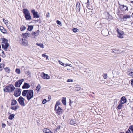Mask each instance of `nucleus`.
I'll list each match as a JSON object with an SVG mask.
<instances>
[{
	"label": "nucleus",
	"instance_id": "obj_1",
	"mask_svg": "<svg viewBox=\"0 0 133 133\" xmlns=\"http://www.w3.org/2000/svg\"><path fill=\"white\" fill-rule=\"evenodd\" d=\"M33 93L32 90H24L23 91L22 95L24 96H26L27 99L29 100L33 97Z\"/></svg>",
	"mask_w": 133,
	"mask_h": 133
},
{
	"label": "nucleus",
	"instance_id": "obj_2",
	"mask_svg": "<svg viewBox=\"0 0 133 133\" xmlns=\"http://www.w3.org/2000/svg\"><path fill=\"white\" fill-rule=\"evenodd\" d=\"M8 41V40L4 38L2 39V48L5 51H7L8 47L9 46Z\"/></svg>",
	"mask_w": 133,
	"mask_h": 133
},
{
	"label": "nucleus",
	"instance_id": "obj_3",
	"mask_svg": "<svg viewBox=\"0 0 133 133\" xmlns=\"http://www.w3.org/2000/svg\"><path fill=\"white\" fill-rule=\"evenodd\" d=\"M23 12L25 15V17L27 20H30L31 19L29 11L27 9H24L23 10Z\"/></svg>",
	"mask_w": 133,
	"mask_h": 133
},
{
	"label": "nucleus",
	"instance_id": "obj_4",
	"mask_svg": "<svg viewBox=\"0 0 133 133\" xmlns=\"http://www.w3.org/2000/svg\"><path fill=\"white\" fill-rule=\"evenodd\" d=\"M15 88L12 85H10L6 86L4 89V91L9 92H12L15 89Z\"/></svg>",
	"mask_w": 133,
	"mask_h": 133
},
{
	"label": "nucleus",
	"instance_id": "obj_5",
	"mask_svg": "<svg viewBox=\"0 0 133 133\" xmlns=\"http://www.w3.org/2000/svg\"><path fill=\"white\" fill-rule=\"evenodd\" d=\"M117 31L118 33L117 36L118 37L121 38H123L124 35V32L118 29H117Z\"/></svg>",
	"mask_w": 133,
	"mask_h": 133
},
{
	"label": "nucleus",
	"instance_id": "obj_6",
	"mask_svg": "<svg viewBox=\"0 0 133 133\" xmlns=\"http://www.w3.org/2000/svg\"><path fill=\"white\" fill-rule=\"evenodd\" d=\"M18 101L19 104L22 106H25V104L24 102V98L22 96H20L18 99Z\"/></svg>",
	"mask_w": 133,
	"mask_h": 133
},
{
	"label": "nucleus",
	"instance_id": "obj_7",
	"mask_svg": "<svg viewBox=\"0 0 133 133\" xmlns=\"http://www.w3.org/2000/svg\"><path fill=\"white\" fill-rule=\"evenodd\" d=\"M55 110L56 113L59 115L62 113V110L61 108L59 107L55 106Z\"/></svg>",
	"mask_w": 133,
	"mask_h": 133
},
{
	"label": "nucleus",
	"instance_id": "obj_8",
	"mask_svg": "<svg viewBox=\"0 0 133 133\" xmlns=\"http://www.w3.org/2000/svg\"><path fill=\"white\" fill-rule=\"evenodd\" d=\"M24 79H22L18 80L15 82V86L16 87H19L20 86L22 83L24 81Z\"/></svg>",
	"mask_w": 133,
	"mask_h": 133
},
{
	"label": "nucleus",
	"instance_id": "obj_9",
	"mask_svg": "<svg viewBox=\"0 0 133 133\" xmlns=\"http://www.w3.org/2000/svg\"><path fill=\"white\" fill-rule=\"evenodd\" d=\"M21 94L20 90L18 88L16 89L15 90L14 92V95L16 97H18Z\"/></svg>",
	"mask_w": 133,
	"mask_h": 133
},
{
	"label": "nucleus",
	"instance_id": "obj_10",
	"mask_svg": "<svg viewBox=\"0 0 133 133\" xmlns=\"http://www.w3.org/2000/svg\"><path fill=\"white\" fill-rule=\"evenodd\" d=\"M101 32L102 34L104 36H107L109 34L108 30L107 29H105L103 30Z\"/></svg>",
	"mask_w": 133,
	"mask_h": 133
},
{
	"label": "nucleus",
	"instance_id": "obj_11",
	"mask_svg": "<svg viewBox=\"0 0 133 133\" xmlns=\"http://www.w3.org/2000/svg\"><path fill=\"white\" fill-rule=\"evenodd\" d=\"M28 41L25 38H22V39L21 44L23 45L26 46L28 45Z\"/></svg>",
	"mask_w": 133,
	"mask_h": 133
},
{
	"label": "nucleus",
	"instance_id": "obj_12",
	"mask_svg": "<svg viewBox=\"0 0 133 133\" xmlns=\"http://www.w3.org/2000/svg\"><path fill=\"white\" fill-rule=\"evenodd\" d=\"M31 13L33 14L34 18H38L39 16L37 14V12H35L34 10H31Z\"/></svg>",
	"mask_w": 133,
	"mask_h": 133
},
{
	"label": "nucleus",
	"instance_id": "obj_13",
	"mask_svg": "<svg viewBox=\"0 0 133 133\" xmlns=\"http://www.w3.org/2000/svg\"><path fill=\"white\" fill-rule=\"evenodd\" d=\"M42 74H43V77H43V79H50V77L48 74H46L43 72H42Z\"/></svg>",
	"mask_w": 133,
	"mask_h": 133
},
{
	"label": "nucleus",
	"instance_id": "obj_14",
	"mask_svg": "<svg viewBox=\"0 0 133 133\" xmlns=\"http://www.w3.org/2000/svg\"><path fill=\"white\" fill-rule=\"evenodd\" d=\"M76 9L77 12L80 11V4L78 2L77 3Z\"/></svg>",
	"mask_w": 133,
	"mask_h": 133
},
{
	"label": "nucleus",
	"instance_id": "obj_15",
	"mask_svg": "<svg viewBox=\"0 0 133 133\" xmlns=\"http://www.w3.org/2000/svg\"><path fill=\"white\" fill-rule=\"evenodd\" d=\"M120 9L122 11H124L128 10V7L126 6L123 5L120 7Z\"/></svg>",
	"mask_w": 133,
	"mask_h": 133
},
{
	"label": "nucleus",
	"instance_id": "obj_16",
	"mask_svg": "<svg viewBox=\"0 0 133 133\" xmlns=\"http://www.w3.org/2000/svg\"><path fill=\"white\" fill-rule=\"evenodd\" d=\"M30 86L27 83H24L22 87L23 89H28L30 87Z\"/></svg>",
	"mask_w": 133,
	"mask_h": 133
},
{
	"label": "nucleus",
	"instance_id": "obj_17",
	"mask_svg": "<svg viewBox=\"0 0 133 133\" xmlns=\"http://www.w3.org/2000/svg\"><path fill=\"white\" fill-rule=\"evenodd\" d=\"M131 17V16L129 15H124L123 17V19L124 21H126V20L128 18H130Z\"/></svg>",
	"mask_w": 133,
	"mask_h": 133
},
{
	"label": "nucleus",
	"instance_id": "obj_18",
	"mask_svg": "<svg viewBox=\"0 0 133 133\" xmlns=\"http://www.w3.org/2000/svg\"><path fill=\"white\" fill-rule=\"evenodd\" d=\"M127 100L124 97H122L121 100V103L122 104H124L126 102Z\"/></svg>",
	"mask_w": 133,
	"mask_h": 133
},
{
	"label": "nucleus",
	"instance_id": "obj_19",
	"mask_svg": "<svg viewBox=\"0 0 133 133\" xmlns=\"http://www.w3.org/2000/svg\"><path fill=\"white\" fill-rule=\"evenodd\" d=\"M95 26L97 28H100L101 27V23L99 21L95 23Z\"/></svg>",
	"mask_w": 133,
	"mask_h": 133
},
{
	"label": "nucleus",
	"instance_id": "obj_20",
	"mask_svg": "<svg viewBox=\"0 0 133 133\" xmlns=\"http://www.w3.org/2000/svg\"><path fill=\"white\" fill-rule=\"evenodd\" d=\"M0 30L4 34L6 33V30L3 26H0Z\"/></svg>",
	"mask_w": 133,
	"mask_h": 133
},
{
	"label": "nucleus",
	"instance_id": "obj_21",
	"mask_svg": "<svg viewBox=\"0 0 133 133\" xmlns=\"http://www.w3.org/2000/svg\"><path fill=\"white\" fill-rule=\"evenodd\" d=\"M11 105H16L17 103L15 99H12L11 100Z\"/></svg>",
	"mask_w": 133,
	"mask_h": 133
},
{
	"label": "nucleus",
	"instance_id": "obj_22",
	"mask_svg": "<svg viewBox=\"0 0 133 133\" xmlns=\"http://www.w3.org/2000/svg\"><path fill=\"white\" fill-rule=\"evenodd\" d=\"M33 36L32 37L34 38H35L36 37L37 35L38 34V33L37 32H34L31 34Z\"/></svg>",
	"mask_w": 133,
	"mask_h": 133
},
{
	"label": "nucleus",
	"instance_id": "obj_23",
	"mask_svg": "<svg viewBox=\"0 0 133 133\" xmlns=\"http://www.w3.org/2000/svg\"><path fill=\"white\" fill-rule=\"evenodd\" d=\"M19 108V107L18 105H16L15 106L12 107H11V109L12 110L16 111L17 109Z\"/></svg>",
	"mask_w": 133,
	"mask_h": 133
},
{
	"label": "nucleus",
	"instance_id": "obj_24",
	"mask_svg": "<svg viewBox=\"0 0 133 133\" xmlns=\"http://www.w3.org/2000/svg\"><path fill=\"white\" fill-rule=\"evenodd\" d=\"M66 97H64L62 100V102L64 105H66Z\"/></svg>",
	"mask_w": 133,
	"mask_h": 133
},
{
	"label": "nucleus",
	"instance_id": "obj_25",
	"mask_svg": "<svg viewBox=\"0 0 133 133\" xmlns=\"http://www.w3.org/2000/svg\"><path fill=\"white\" fill-rule=\"evenodd\" d=\"M41 87V85L39 84H38L36 88V90L37 92V93L38 92L39 90H40Z\"/></svg>",
	"mask_w": 133,
	"mask_h": 133
},
{
	"label": "nucleus",
	"instance_id": "obj_26",
	"mask_svg": "<svg viewBox=\"0 0 133 133\" xmlns=\"http://www.w3.org/2000/svg\"><path fill=\"white\" fill-rule=\"evenodd\" d=\"M0 53H1V56L3 57L4 58L6 56L4 53V51L2 50H0Z\"/></svg>",
	"mask_w": 133,
	"mask_h": 133
},
{
	"label": "nucleus",
	"instance_id": "obj_27",
	"mask_svg": "<svg viewBox=\"0 0 133 133\" xmlns=\"http://www.w3.org/2000/svg\"><path fill=\"white\" fill-rule=\"evenodd\" d=\"M30 36V34L29 33H26L24 34L23 36L24 38H27Z\"/></svg>",
	"mask_w": 133,
	"mask_h": 133
},
{
	"label": "nucleus",
	"instance_id": "obj_28",
	"mask_svg": "<svg viewBox=\"0 0 133 133\" xmlns=\"http://www.w3.org/2000/svg\"><path fill=\"white\" fill-rule=\"evenodd\" d=\"M50 130L46 128H44L43 130V132L44 133H47L50 132Z\"/></svg>",
	"mask_w": 133,
	"mask_h": 133
},
{
	"label": "nucleus",
	"instance_id": "obj_29",
	"mask_svg": "<svg viewBox=\"0 0 133 133\" xmlns=\"http://www.w3.org/2000/svg\"><path fill=\"white\" fill-rule=\"evenodd\" d=\"M15 115L14 114L10 115L9 117V119L10 120L14 118Z\"/></svg>",
	"mask_w": 133,
	"mask_h": 133
},
{
	"label": "nucleus",
	"instance_id": "obj_30",
	"mask_svg": "<svg viewBox=\"0 0 133 133\" xmlns=\"http://www.w3.org/2000/svg\"><path fill=\"white\" fill-rule=\"evenodd\" d=\"M42 57L46 58V60H49L48 56L47 55H46L45 54H42Z\"/></svg>",
	"mask_w": 133,
	"mask_h": 133
},
{
	"label": "nucleus",
	"instance_id": "obj_31",
	"mask_svg": "<svg viewBox=\"0 0 133 133\" xmlns=\"http://www.w3.org/2000/svg\"><path fill=\"white\" fill-rule=\"evenodd\" d=\"M4 64L3 63H1L0 65V71L2 70L3 68Z\"/></svg>",
	"mask_w": 133,
	"mask_h": 133
},
{
	"label": "nucleus",
	"instance_id": "obj_32",
	"mask_svg": "<svg viewBox=\"0 0 133 133\" xmlns=\"http://www.w3.org/2000/svg\"><path fill=\"white\" fill-rule=\"evenodd\" d=\"M5 71L8 73H9L10 72V70L8 68H5L4 69Z\"/></svg>",
	"mask_w": 133,
	"mask_h": 133
},
{
	"label": "nucleus",
	"instance_id": "obj_33",
	"mask_svg": "<svg viewBox=\"0 0 133 133\" xmlns=\"http://www.w3.org/2000/svg\"><path fill=\"white\" fill-rule=\"evenodd\" d=\"M6 25L8 28L9 29H11V26L12 25L10 23H7L6 24Z\"/></svg>",
	"mask_w": 133,
	"mask_h": 133
},
{
	"label": "nucleus",
	"instance_id": "obj_34",
	"mask_svg": "<svg viewBox=\"0 0 133 133\" xmlns=\"http://www.w3.org/2000/svg\"><path fill=\"white\" fill-rule=\"evenodd\" d=\"M33 28V26L32 25L30 26H28V30L29 31H31L32 30Z\"/></svg>",
	"mask_w": 133,
	"mask_h": 133
},
{
	"label": "nucleus",
	"instance_id": "obj_35",
	"mask_svg": "<svg viewBox=\"0 0 133 133\" xmlns=\"http://www.w3.org/2000/svg\"><path fill=\"white\" fill-rule=\"evenodd\" d=\"M122 104L121 103L119 104L118 105L117 107L118 109H121L123 106Z\"/></svg>",
	"mask_w": 133,
	"mask_h": 133
},
{
	"label": "nucleus",
	"instance_id": "obj_36",
	"mask_svg": "<svg viewBox=\"0 0 133 133\" xmlns=\"http://www.w3.org/2000/svg\"><path fill=\"white\" fill-rule=\"evenodd\" d=\"M75 103L74 102H72L71 101H70V103L69 104V105L71 106H72V105H75Z\"/></svg>",
	"mask_w": 133,
	"mask_h": 133
},
{
	"label": "nucleus",
	"instance_id": "obj_37",
	"mask_svg": "<svg viewBox=\"0 0 133 133\" xmlns=\"http://www.w3.org/2000/svg\"><path fill=\"white\" fill-rule=\"evenodd\" d=\"M15 72L17 74H19L20 73V70L19 69H16Z\"/></svg>",
	"mask_w": 133,
	"mask_h": 133
},
{
	"label": "nucleus",
	"instance_id": "obj_38",
	"mask_svg": "<svg viewBox=\"0 0 133 133\" xmlns=\"http://www.w3.org/2000/svg\"><path fill=\"white\" fill-rule=\"evenodd\" d=\"M73 31L75 32H76L78 31V30L77 29L75 28H74L72 29Z\"/></svg>",
	"mask_w": 133,
	"mask_h": 133
},
{
	"label": "nucleus",
	"instance_id": "obj_39",
	"mask_svg": "<svg viewBox=\"0 0 133 133\" xmlns=\"http://www.w3.org/2000/svg\"><path fill=\"white\" fill-rule=\"evenodd\" d=\"M74 90L76 91H79L81 89L80 87H77V88H74Z\"/></svg>",
	"mask_w": 133,
	"mask_h": 133
},
{
	"label": "nucleus",
	"instance_id": "obj_40",
	"mask_svg": "<svg viewBox=\"0 0 133 133\" xmlns=\"http://www.w3.org/2000/svg\"><path fill=\"white\" fill-rule=\"evenodd\" d=\"M56 23L58 24L60 26L62 25V23L61 21H60L58 20H57L56 21Z\"/></svg>",
	"mask_w": 133,
	"mask_h": 133
},
{
	"label": "nucleus",
	"instance_id": "obj_41",
	"mask_svg": "<svg viewBox=\"0 0 133 133\" xmlns=\"http://www.w3.org/2000/svg\"><path fill=\"white\" fill-rule=\"evenodd\" d=\"M26 29V27L25 26H22L21 28V31H23L24 30Z\"/></svg>",
	"mask_w": 133,
	"mask_h": 133
},
{
	"label": "nucleus",
	"instance_id": "obj_42",
	"mask_svg": "<svg viewBox=\"0 0 133 133\" xmlns=\"http://www.w3.org/2000/svg\"><path fill=\"white\" fill-rule=\"evenodd\" d=\"M129 129L131 130V131H132V132H133V126H130L129 127Z\"/></svg>",
	"mask_w": 133,
	"mask_h": 133
},
{
	"label": "nucleus",
	"instance_id": "obj_43",
	"mask_svg": "<svg viewBox=\"0 0 133 133\" xmlns=\"http://www.w3.org/2000/svg\"><path fill=\"white\" fill-rule=\"evenodd\" d=\"M47 102V101L46 99H44L42 101V103L43 104H45V103Z\"/></svg>",
	"mask_w": 133,
	"mask_h": 133
},
{
	"label": "nucleus",
	"instance_id": "obj_44",
	"mask_svg": "<svg viewBox=\"0 0 133 133\" xmlns=\"http://www.w3.org/2000/svg\"><path fill=\"white\" fill-rule=\"evenodd\" d=\"M103 78L105 79H106L107 77V74H104Z\"/></svg>",
	"mask_w": 133,
	"mask_h": 133
},
{
	"label": "nucleus",
	"instance_id": "obj_45",
	"mask_svg": "<svg viewBox=\"0 0 133 133\" xmlns=\"http://www.w3.org/2000/svg\"><path fill=\"white\" fill-rule=\"evenodd\" d=\"M133 132H132V131H131V130H130L129 129V128L128 129V131H126V133H132Z\"/></svg>",
	"mask_w": 133,
	"mask_h": 133
},
{
	"label": "nucleus",
	"instance_id": "obj_46",
	"mask_svg": "<svg viewBox=\"0 0 133 133\" xmlns=\"http://www.w3.org/2000/svg\"><path fill=\"white\" fill-rule=\"evenodd\" d=\"M129 75L131 76H132L133 77V71H131V72L129 74Z\"/></svg>",
	"mask_w": 133,
	"mask_h": 133
},
{
	"label": "nucleus",
	"instance_id": "obj_47",
	"mask_svg": "<svg viewBox=\"0 0 133 133\" xmlns=\"http://www.w3.org/2000/svg\"><path fill=\"white\" fill-rule=\"evenodd\" d=\"M60 104L59 102L57 101L56 102L55 106L58 107V106Z\"/></svg>",
	"mask_w": 133,
	"mask_h": 133
},
{
	"label": "nucleus",
	"instance_id": "obj_48",
	"mask_svg": "<svg viewBox=\"0 0 133 133\" xmlns=\"http://www.w3.org/2000/svg\"><path fill=\"white\" fill-rule=\"evenodd\" d=\"M117 51H118L117 50H112V53H117L118 52Z\"/></svg>",
	"mask_w": 133,
	"mask_h": 133
},
{
	"label": "nucleus",
	"instance_id": "obj_49",
	"mask_svg": "<svg viewBox=\"0 0 133 133\" xmlns=\"http://www.w3.org/2000/svg\"><path fill=\"white\" fill-rule=\"evenodd\" d=\"M73 82V80L72 79H68L67 81V82Z\"/></svg>",
	"mask_w": 133,
	"mask_h": 133
},
{
	"label": "nucleus",
	"instance_id": "obj_50",
	"mask_svg": "<svg viewBox=\"0 0 133 133\" xmlns=\"http://www.w3.org/2000/svg\"><path fill=\"white\" fill-rule=\"evenodd\" d=\"M3 21L6 25L7 23H8V21L7 20L4 19H3Z\"/></svg>",
	"mask_w": 133,
	"mask_h": 133
},
{
	"label": "nucleus",
	"instance_id": "obj_51",
	"mask_svg": "<svg viewBox=\"0 0 133 133\" xmlns=\"http://www.w3.org/2000/svg\"><path fill=\"white\" fill-rule=\"evenodd\" d=\"M6 125L4 123H2V127L3 128H4L6 126Z\"/></svg>",
	"mask_w": 133,
	"mask_h": 133
},
{
	"label": "nucleus",
	"instance_id": "obj_52",
	"mask_svg": "<svg viewBox=\"0 0 133 133\" xmlns=\"http://www.w3.org/2000/svg\"><path fill=\"white\" fill-rule=\"evenodd\" d=\"M48 98L49 100L48 101H49L51 99V96L50 95L48 96Z\"/></svg>",
	"mask_w": 133,
	"mask_h": 133
},
{
	"label": "nucleus",
	"instance_id": "obj_53",
	"mask_svg": "<svg viewBox=\"0 0 133 133\" xmlns=\"http://www.w3.org/2000/svg\"><path fill=\"white\" fill-rule=\"evenodd\" d=\"M36 45H37L38 46H40V47L41 48H42V44H38V43H37L36 44Z\"/></svg>",
	"mask_w": 133,
	"mask_h": 133
},
{
	"label": "nucleus",
	"instance_id": "obj_54",
	"mask_svg": "<svg viewBox=\"0 0 133 133\" xmlns=\"http://www.w3.org/2000/svg\"><path fill=\"white\" fill-rule=\"evenodd\" d=\"M70 123L71 124H74V122H73V121L71 120L70 121Z\"/></svg>",
	"mask_w": 133,
	"mask_h": 133
},
{
	"label": "nucleus",
	"instance_id": "obj_55",
	"mask_svg": "<svg viewBox=\"0 0 133 133\" xmlns=\"http://www.w3.org/2000/svg\"><path fill=\"white\" fill-rule=\"evenodd\" d=\"M49 12H48L46 15V17H49Z\"/></svg>",
	"mask_w": 133,
	"mask_h": 133
},
{
	"label": "nucleus",
	"instance_id": "obj_56",
	"mask_svg": "<svg viewBox=\"0 0 133 133\" xmlns=\"http://www.w3.org/2000/svg\"><path fill=\"white\" fill-rule=\"evenodd\" d=\"M62 65H63L64 66H66L68 65H67L63 63H62Z\"/></svg>",
	"mask_w": 133,
	"mask_h": 133
},
{
	"label": "nucleus",
	"instance_id": "obj_57",
	"mask_svg": "<svg viewBox=\"0 0 133 133\" xmlns=\"http://www.w3.org/2000/svg\"><path fill=\"white\" fill-rule=\"evenodd\" d=\"M87 3V5H88V6H89V3H90L89 2V0H88V2H87V3Z\"/></svg>",
	"mask_w": 133,
	"mask_h": 133
},
{
	"label": "nucleus",
	"instance_id": "obj_58",
	"mask_svg": "<svg viewBox=\"0 0 133 133\" xmlns=\"http://www.w3.org/2000/svg\"><path fill=\"white\" fill-rule=\"evenodd\" d=\"M59 63L61 64L62 65V63H63L62 62L60 61H58Z\"/></svg>",
	"mask_w": 133,
	"mask_h": 133
},
{
	"label": "nucleus",
	"instance_id": "obj_59",
	"mask_svg": "<svg viewBox=\"0 0 133 133\" xmlns=\"http://www.w3.org/2000/svg\"><path fill=\"white\" fill-rule=\"evenodd\" d=\"M79 87L78 85H76L75 86L74 88H77V87Z\"/></svg>",
	"mask_w": 133,
	"mask_h": 133
},
{
	"label": "nucleus",
	"instance_id": "obj_60",
	"mask_svg": "<svg viewBox=\"0 0 133 133\" xmlns=\"http://www.w3.org/2000/svg\"><path fill=\"white\" fill-rule=\"evenodd\" d=\"M131 84L133 86V79L131 81Z\"/></svg>",
	"mask_w": 133,
	"mask_h": 133
},
{
	"label": "nucleus",
	"instance_id": "obj_61",
	"mask_svg": "<svg viewBox=\"0 0 133 133\" xmlns=\"http://www.w3.org/2000/svg\"><path fill=\"white\" fill-rule=\"evenodd\" d=\"M131 3H133V1H131Z\"/></svg>",
	"mask_w": 133,
	"mask_h": 133
},
{
	"label": "nucleus",
	"instance_id": "obj_62",
	"mask_svg": "<svg viewBox=\"0 0 133 133\" xmlns=\"http://www.w3.org/2000/svg\"><path fill=\"white\" fill-rule=\"evenodd\" d=\"M47 133H52L51 132V131H50V132H48Z\"/></svg>",
	"mask_w": 133,
	"mask_h": 133
},
{
	"label": "nucleus",
	"instance_id": "obj_63",
	"mask_svg": "<svg viewBox=\"0 0 133 133\" xmlns=\"http://www.w3.org/2000/svg\"><path fill=\"white\" fill-rule=\"evenodd\" d=\"M44 48V47L43 46V44H42V48Z\"/></svg>",
	"mask_w": 133,
	"mask_h": 133
},
{
	"label": "nucleus",
	"instance_id": "obj_64",
	"mask_svg": "<svg viewBox=\"0 0 133 133\" xmlns=\"http://www.w3.org/2000/svg\"><path fill=\"white\" fill-rule=\"evenodd\" d=\"M132 17H133V13H132Z\"/></svg>",
	"mask_w": 133,
	"mask_h": 133
}]
</instances>
